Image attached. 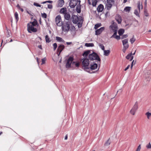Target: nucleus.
<instances>
[{
    "instance_id": "obj_49",
    "label": "nucleus",
    "mask_w": 151,
    "mask_h": 151,
    "mask_svg": "<svg viewBox=\"0 0 151 151\" xmlns=\"http://www.w3.org/2000/svg\"><path fill=\"white\" fill-rule=\"evenodd\" d=\"M124 48H126V49H128V48L129 47V45L128 44V43H127V44H125V45H124Z\"/></svg>"
},
{
    "instance_id": "obj_47",
    "label": "nucleus",
    "mask_w": 151,
    "mask_h": 151,
    "mask_svg": "<svg viewBox=\"0 0 151 151\" xmlns=\"http://www.w3.org/2000/svg\"><path fill=\"white\" fill-rule=\"evenodd\" d=\"M42 16L43 18H46L47 16L46 14L44 13L43 14H42Z\"/></svg>"
},
{
    "instance_id": "obj_63",
    "label": "nucleus",
    "mask_w": 151,
    "mask_h": 151,
    "mask_svg": "<svg viewBox=\"0 0 151 151\" xmlns=\"http://www.w3.org/2000/svg\"><path fill=\"white\" fill-rule=\"evenodd\" d=\"M88 3L89 4H91V2L90 1V0H88Z\"/></svg>"
},
{
    "instance_id": "obj_26",
    "label": "nucleus",
    "mask_w": 151,
    "mask_h": 151,
    "mask_svg": "<svg viewBox=\"0 0 151 151\" xmlns=\"http://www.w3.org/2000/svg\"><path fill=\"white\" fill-rule=\"evenodd\" d=\"M56 39L58 42H63L64 41L61 38L59 37H56Z\"/></svg>"
},
{
    "instance_id": "obj_21",
    "label": "nucleus",
    "mask_w": 151,
    "mask_h": 151,
    "mask_svg": "<svg viewBox=\"0 0 151 151\" xmlns=\"http://www.w3.org/2000/svg\"><path fill=\"white\" fill-rule=\"evenodd\" d=\"M131 8L130 7H129V6L126 7L124 8V12H127V13H129L130 11L131 10Z\"/></svg>"
},
{
    "instance_id": "obj_39",
    "label": "nucleus",
    "mask_w": 151,
    "mask_h": 151,
    "mask_svg": "<svg viewBox=\"0 0 151 151\" xmlns=\"http://www.w3.org/2000/svg\"><path fill=\"white\" fill-rule=\"evenodd\" d=\"M110 141L109 139H108V140L106 142L105 144V145L106 146H108L110 144Z\"/></svg>"
},
{
    "instance_id": "obj_23",
    "label": "nucleus",
    "mask_w": 151,
    "mask_h": 151,
    "mask_svg": "<svg viewBox=\"0 0 151 151\" xmlns=\"http://www.w3.org/2000/svg\"><path fill=\"white\" fill-rule=\"evenodd\" d=\"M140 10L139 9H135L134 10V13L137 17H139V13Z\"/></svg>"
},
{
    "instance_id": "obj_14",
    "label": "nucleus",
    "mask_w": 151,
    "mask_h": 151,
    "mask_svg": "<svg viewBox=\"0 0 151 151\" xmlns=\"http://www.w3.org/2000/svg\"><path fill=\"white\" fill-rule=\"evenodd\" d=\"M115 19L119 24H121L122 21L121 16L119 14H117L115 17Z\"/></svg>"
},
{
    "instance_id": "obj_9",
    "label": "nucleus",
    "mask_w": 151,
    "mask_h": 151,
    "mask_svg": "<svg viewBox=\"0 0 151 151\" xmlns=\"http://www.w3.org/2000/svg\"><path fill=\"white\" fill-rule=\"evenodd\" d=\"M78 0H71L69 5L71 8H74L78 4Z\"/></svg>"
},
{
    "instance_id": "obj_32",
    "label": "nucleus",
    "mask_w": 151,
    "mask_h": 151,
    "mask_svg": "<svg viewBox=\"0 0 151 151\" xmlns=\"http://www.w3.org/2000/svg\"><path fill=\"white\" fill-rule=\"evenodd\" d=\"M15 17L16 19V22H17L19 20L18 14L17 12H16L14 14Z\"/></svg>"
},
{
    "instance_id": "obj_42",
    "label": "nucleus",
    "mask_w": 151,
    "mask_h": 151,
    "mask_svg": "<svg viewBox=\"0 0 151 151\" xmlns=\"http://www.w3.org/2000/svg\"><path fill=\"white\" fill-rule=\"evenodd\" d=\"M144 14L146 17H148L149 16V14L146 9L144 10Z\"/></svg>"
},
{
    "instance_id": "obj_17",
    "label": "nucleus",
    "mask_w": 151,
    "mask_h": 151,
    "mask_svg": "<svg viewBox=\"0 0 151 151\" xmlns=\"http://www.w3.org/2000/svg\"><path fill=\"white\" fill-rule=\"evenodd\" d=\"M104 9V6L103 5L100 4L98 7L97 10L99 12H101Z\"/></svg>"
},
{
    "instance_id": "obj_28",
    "label": "nucleus",
    "mask_w": 151,
    "mask_h": 151,
    "mask_svg": "<svg viewBox=\"0 0 151 151\" xmlns=\"http://www.w3.org/2000/svg\"><path fill=\"white\" fill-rule=\"evenodd\" d=\"M29 23L30 24H31L33 26H36L37 24V20L35 19L34 21H33L32 22H30Z\"/></svg>"
},
{
    "instance_id": "obj_40",
    "label": "nucleus",
    "mask_w": 151,
    "mask_h": 151,
    "mask_svg": "<svg viewBox=\"0 0 151 151\" xmlns=\"http://www.w3.org/2000/svg\"><path fill=\"white\" fill-rule=\"evenodd\" d=\"M99 45L102 50H105L104 47L102 44L99 43Z\"/></svg>"
},
{
    "instance_id": "obj_25",
    "label": "nucleus",
    "mask_w": 151,
    "mask_h": 151,
    "mask_svg": "<svg viewBox=\"0 0 151 151\" xmlns=\"http://www.w3.org/2000/svg\"><path fill=\"white\" fill-rule=\"evenodd\" d=\"M90 50H87L85 51L83 53L82 55L83 56H87L88 55L90 54Z\"/></svg>"
},
{
    "instance_id": "obj_52",
    "label": "nucleus",
    "mask_w": 151,
    "mask_h": 151,
    "mask_svg": "<svg viewBox=\"0 0 151 151\" xmlns=\"http://www.w3.org/2000/svg\"><path fill=\"white\" fill-rule=\"evenodd\" d=\"M141 149V145H140L138 147L136 151H140Z\"/></svg>"
},
{
    "instance_id": "obj_15",
    "label": "nucleus",
    "mask_w": 151,
    "mask_h": 151,
    "mask_svg": "<svg viewBox=\"0 0 151 151\" xmlns=\"http://www.w3.org/2000/svg\"><path fill=\"white\" fill-rule=\"evenodd\" d=\"M64 2L63 0H58V1L57 6L58 7H61L64 5Z\"/></svg>"
},
{
    "instance_id": "obj_41",
    "label": "nucleus",
    "mask_w": 151,
    "mask_h": 151,
    "mask_svg": "<svg viewBox=\"0 0 151 151\" xmlns=\"http://www.w3.org/2000/svg\"><path fill=\"white\" fill-rule=\"evenodd\" d=\"M26 12L27 13H28L30 15L32 16H33L34 14L31 11H28V10H26Z\"/></svg>"
},
{
    "instance_id": "obj_29",
    "label": "nucleus",
    "mask_w": 151,
    "mask_h": 151,
    "mask_svg": "<svg viewBox=\"0 0 151 151\" xmlns=\"http://www.w3.org/2000/svg\"><path fill=\"white\" fill-rule=\"evenodd\" d=\"M145 115L147 116L148 119H150V118L151 117V113L149 112H147L145 113Z\"/></svg>"
},
{
    "instance_id": "obj_54",
    "label": "nucleus",
    "mask_w": 151,
    "mask_h": 151,
    "mask_svg": "<svg viewBox=\"0 0 151 151\" xmlns=\"http://www.w3.org/2000/svg\"><path fill=\"white\" fill-rule=\"evenodd\" d=\"M75 65L76 67H78L80 65V63L78 62L75 63Z\"/></svg>"
},
{
    "instance_id": "obj_6",
    "label": "nucleus",
    "mask_w": 151,
    "mask_h": 151,
    "mask_svg": "<svg viewBox=\"0 0 151 151\" xmlns=\"http://www.w3.org/2000/svg\"><path fill=\"white\" fill-rule=\"evenodd\" d=\"M27 30L29 33H31L32 32H35L37 31L36 28L34 27V26L28 23L27 24Z\"/></svg>"
},
{
    "instance_id": "obj_48",
    "label": "nucleus",
    "mask_w": 151,
    "mask_h": 151,
    "mask_svg": "<svg viewBox=\"0 0 151 151\" xmlns=\"http://www.w3.org/2000/svg\"><path fill=\"white\" fill-rule=\"evenodd\" d=\"M127 37H128L127 35H123L122 36L121 38L122 39H124L125 38H127Z\"/></svg>"
},
{
    "instance_id": "obj_58",
    "label": "nucleus",
    "mask_w": 151,
    "mask_h": 151,
    "mask_svg": "<svg viewBox=\"0 0 151 151\" xmlns=\"http://www.w3.org/2000/svg\"><path fill=\"white\" fill-rule=\"evenodd\" d=\"M19 9L22 12H23L24 11L23 9L22 8H20V6H19Z\"/></svg>"
},
{
    "instance_id": "obj_4",
    "label": "nucleus",
    "mask_w": 151,
    "mask_h": 151,
    "mask_svg": "<svg viewBox=\"0 0 151 151\" xmlns=\"http://www.w3.org/2000/svg\"><path fill=\"white\" fill-rule=\"evenodd\" d=\"M89 58L91 60H97L99 62L101 61L99 56L96 53L94 52H93L92 54H89Z\"/></svg>"
},
{
    "instance_id": "obj_56",
    "label": "nucleus",
    "mask_w": 151,
    "mask_h": 151,
    "mask_svg": "<svg viewBox=\"0 0 151 151\" xmlns=\"http://www.w3.org/2000/svg\"><path fill=\"white\" fill-rule=\"evenodd\" d=\"M144 4L145 5V7H147V0H145V2L144 3Z\"/></svg>"
},
{
    "instance_id": "obj_1",
    "label": "nucleus",
    "mask_w": 151,
    "mask_h": 151,
    "mask_svg": "<svg viewBox=\"0 0 151 151\" xmlns=\"http://www.w3.org/2000/svg\"><path fill=\"white\" fill-rule=\"evenodd\" d=\"M71 19L73 22L75 24L78 23V27H81L83 22V20L81 17H78L77 16L73 15Z\"/></svg>"
},
{
    "instance_id": "obj_55",
    "label": "nucleus",
    "mask_w": 151,
    "mask_h": 151,
    "mask_svg": "<svg viewBox=\"0 0 151 151\" xmlns=\"http://www.w3.org/2000/svg\"><path fill=\"white\" fill-rule=\"evenodd\" d=\"M129 67H130V65H128L127 66V67L124 70L125 71L127 70V69H129Z\"/></svg>"
},
{
    "instance_id": "obj_31",
    "label": "nucleus",
    "mask_w": 151,
    "mask_h": 151,
    "mask_svg": "<svg viewBox=\"0 0 151 151\" xmlns=\"http://www.w3.org/2000/svg\"><path fill=\"white\" fill-rule=\"evenodd\" d=\"M85 46L87 47H93L94 46V44L93 43H86Z\"/></svg>"
},
{
    "instance_id": "obj_36",
    "label": "nucleus",
    "mask_w": 151,
    "mask_h": 151,
    "mask_svg": "<svg viewBox=\"0 0 151 151\" xmlns=\"http://www.w3.org/2000/svg\"><path fill=\"white\" fill-rule=\"evenodd\" d=\"M123 45H124L125 44L128 43V40L127 39H125L122 41Z\"/></svg>"
},
{
    "instance_id": "obj_22",
    "label": "nucleus",
    "mask_w": 151,
    "mask_h": 151,
    "mask_svg": "<svg viewBox=\"0 0 151 151\" xmlns=\"http://www.w3.org/2000/svg\"><path fill=\"white\" fill-rule=\"evenodd\" d=\"M132 108L135 110L136 111H137L138 108V104L137 102H136L135 103Z\"/></svg>"
},
{
    "instance_id": "obj_5",
    "label": "nucleus",
    "mask_w": 151,
    "mask_h": 151,
    "mask_svg": "<svg viewBox=\"0 0 151 151\" xmlns=\"http://www.w3.org/2000/svg\"><path fill=\"white\" fill-rule=\"evenodd\" d=\"M82 63L85 70L89 69V68L88 67L89 64V59L85 58H83V59Z\"/></svg>"
},
{
    "instance_id": "obj_51",
    "label": "nucleus",
    "mask_w": 151,
    "mask_h": 151,
    "mask_svg": "<svg viewBox=\"0 0 151 151\" xmlns=\"http://www.w3.org/2000/svg\"><path fill=\"white\" fill-rule=\"evenodd\" d=\"M47 7L48 9H52V6L51 4H48Z\"/></svg>"
},
{
    "instance_id": "obj_46",
    "label": "nucleus",
    "mask_w": 151,
    "mask_h": 151,
    "mask_svg": "<svg viewBox=\"0 0 151 151\" xmlns=\"http://www.w3.org/2000/svg\"><path fill=\"white\" fill-rule=\"evenodd\" d=\"M146 147L147 149L151 148V144L150 143H149L148 144H147V145Z\"/></svg>"
},
{
    "instance_id": "obj_16",
    "label": "nucleus",
    "mask_w": 151,
    "mask_h": 151,
    "mask_svg": "<svg viewBox=\"0 0 151 151\" xmlns=\"http://www.w3.org/2000/svg\"><path fill=\"white\" fill-rule=\"evenodd\" d=\"M117 33V32H114L113 35L111 37V38H114L118 40H120L121 38L120 37V35L119 36L116 35Z\"/></svg>"
},
{
    "instance_id": "obj_11",
    "label": "nucleus",
    "mask_w": 151,
    "mask_h": 151,
    "mask_svg": "<svg viewBox=\"0 0 151 151\" xmlns=\"http://www.w3.org/2000/svg\"><path fill=\"white\" fill-rule=\"evenodd\" d=\"M73 60L72 57H70L67 60V68H70L71 66V64Z\"/></svg>"
},
{
    "instance_id": "obj_3",
    "label": "nucleus",
    "mask_w": 151,
    "mask_h": 151,
    "mask_svg": "<svg viewBox=\"0 0 151 151\" xmlns=\"http://www.w3.org/2000/svg\"><path fill=\"white\" fill-rule=\"evenodd\" d=\"M59 65L60 69L62 71V73H65V71L66 68V59H64L63 62H62L61 59L59 62Z\"/></svg>"
},
{
    "instance_id": "obj_35",
    "label": "nucleus",
    "mask_w": 151,
    "mask_h": 151,
    "mask_svg": "<svg viewBox=\"0 0 151 151\" xmlns=\"http://www.w3.org/2000/svg\"><path fill=\"white\" fill-rule=\"evenodd\" d=\"M45 40L47 42L49 43L50 42V38L48 35H46L45 36Z\"/></svg>"
},
{
    "instance_id": "obj_20",
    "label": "nucleus",
    "mask_w": 151,
    "mask_h": 151,
    "mask_svg": "<svg viewBox=\"0 0 151 151\" xmlns=\"http://www.w3.org/2000/svg\"><path fill=\"white\" fill-rule=\"evenodd\" d=\"M98 65L96 63H94L93 65H91V66L89 68L92 70H95L97 68Z\"/></svg>"
},
{
    "instance_id": "obj_64",
    "label": "nucleus",
    "mask_w": 151,
    "mask_h": 151,
    "mask_svg": "<svg viewBox=\"0 0 151 151\" xmlns=\"http://www.w3.org/2000/svg\"><path fill=\"white\" fill-rule=\"evenodd\" d=\"M75 28V27L74 26H72V29H74Z\"/></svg>"
},
{
    "instance_id": "obj_19",
    "label": "nucleus",
    "mask_w": 151,
    "mask_h": 151,
    "mask_svg": "<svg viewBox=\"0 0 151 151\" xmlns=\"http://www.w3.org/2000/svg\"><path fill=\"white\" fill-rule=\"evenodd\" d=\"M137 4L138 9L140 10L141 9L142 10L143 8V6L142 3H141L140 1H139L137 2Z\"/></svg>"
},
{
    "instance_id": "obj_30",
    "label": "nucleus",
    "mask_w": 151,
    "mask_h": 151,
    "mask_svg": "<svg viewBox=\"0 0 151 151\" xmlns=\"http://www.w3.org/2000/svg\"><path fill=\"white\" fill-rule=\"evenodd\" d=\"M101 26V24L100 23H98L95 25L94 28L95 29H97L99 27Z\"/></svg>"
},
{
    "instance_id": "obj_37",
    "label": "nucleus",
    "mask_w": 151,
    "mask_h": 151,
    "mask_svg": "<svg viewBox=\"0 0 151 151\" xmlns=\"http://www.w3.org/2000/svg\"><path fill=\"white\" fill-rule=\"evenodd\" d=\"M76 10L78 13H80L81 12V9L80 6H77L76 8Z\"/></svg>"
},
{
    "instance_id": "obj_61",
    "label": "nucleus",
    "mask_w": 151,
    "mask_h": 151,
    "mask_svg": "<svg viewBox=\"0 0 151 151\" xmlns=\"http://www.w3.org/2000/svg\"><path fill=\"white\" fill-rule=\"evenodd\" d=\"M38 47L40 49H42V46L41 45H39L38 46Z\"/></svg>"
},
{
    "instance_id": "obj_7",
    "label": "nucleus",
    "mask_w": 151,
    "mask_h": 151,
    "mask_svg": "<svg viewBox=\"0 0 151 151\" xmlns=\"http://www.w3.org/2000/svg\"><path fill=\"white\" fill-rule=\"evenodd\" d=\"M107 3L106 4L107 9L109 10L113 5L115 2V0H106Z\"/></svg>"
},
{
    "instance_id": "obj_8",
    "label": "nucleus",
    "mask_w": 151,
    "mask_h": 151,
    "mask_svg": "<svg viewBox=\"0 0 151 151\" xmlns=\"http://www.w3.org/2000/svg\"><path fill=\"white\" fill-rule=\"evenodd\" d=\"M110 27L114 32H117L118 28L117 25L116 23L113 22L112 23V24L110 26Z\"/></svg>"
},
{
    "instance_id": "obj_50",
    "label": "nucleus",
    "mask_w": 151,
    "mask_h": 151,
    "mask_svg": "<svg viewBox=\"0 0 151 151\" xmlns=\"http://www.w3.org/2000/svg\"><path fill=\"white\" fill-rule=\"evenodd\" d=\"M34 5L37 7H41V5L36 3H34Z\"/></svg>"
},
{
    "instance_id": "obj_10",
    "label": "nucleus",
    "mask_w": 151,
    "mask_h": 151,
    "mask_svg": "<svg viewBox=\"0 0 151 151\" xmlns=\"http://www.w3.org/2000/svg\"><path fill=\"white\" fill-rule=\"evenodd\" d=\"M65 48V46L64 45H60L58 47L57 51V54L59 56L61 52Z\"/></svg>"
},
{
    "instance_id": "obj_34",
    "label": "nucleus",
    "mask_w": 151,
    "mask_h": 151,
    "mask_svg": "<svg viewBox=\"0 0 151 151\" xmlns=\"http://www.w3.org/2000/svg\"><path fill=\"white\" fill-rule=\"evenodd\" d=\"M97 2V0H92V5L93 6H95Z\"/></svg>"
},
{
    "instance_id": "obj_60",
    "label": "nucleus",
    "mask_w": 151,
    "mask_h": 151,
    "mask_svg": "<svg viewBox=\"0 0 151 151\" xmlns=\"http://www.w3.org/2000/svg\"><path fill=\"white\" fill-rule=\"evenodd\" d=\"M72 44L71 42H67V45H70V44Z\"/></svg>"
},
{
    "instance_id": "obj_27",
    "label": "nucleus",
    "mask_w": 151,
    "mask_h": 151,
    "mask_svg": "<svg viewBox=\"0 0 151 151\" xmlns=\"http://www.w3.org/2000/svg\"><path fill=\"white\" fill-rule=\"evenodd\" d=\"M124 30L123 29H120L118 31V33L120 36L122 35L124 33Z\"/></svg>"
},
{
    "instance_id": "obj_53",
    "label": "nucleus",
    "mask_w": 151,
    "mask_h": 151,
    "mask_svg": "<svg viewBox=\"0 0 151 151\" xmlns=\"http://www.w3.org/2000/svg\"><path fill=\"white\" fill-rule=\"evenodd\" d=\"M70 25L67 23V29H68V30H69L70 29Z\"/></svg>"
},
{
    "instance_id": "obj_12",
    "label": "nucleus",
    "mask_w": 151,
    "mask_h": 151,
    "mask_svg": "<svg viewBox=\"0 0 151 151\" xmlns=\"http://www.w3.org/2000/svg\"><path fill=\"white\" fill-rule=\"evenodd\" d=\"M104 27H101L100 29H97L95 31V35H98L100 34L102 32L104 31Z\"/></svg>"
},
{
    "instance_id": "obj_45",
    "label": "nucleus",
    "mask_w": 151,
    "mask_h": 151,
    "mask_svg": "<svg viewBox=\"0 0 151 151\" xmlns=\"http://www.w3.org/2000/svg\"><path fill=\"white\" fill-rule=\"evenodd\" d=\"M70 18V15L69 14L67 13V20H69Z\"/></svg>"
},
{
    "instance_id": "obj_13",
    "label": "nucleus",
    "mask_w": 151,
    "mask_h": 151,
    "mask_svg": "<svg viewBox=\"0 0 151 151\" xmlns=\"http://www.w3.org/2000/svg\"><path fill=\"white\" fill-rule=\"evenodd\" d=\"M60 12L61 14L64 15V18L66 19V8H62L60 10Z\"/></svg>"
},
{
    "instance_id": "obj_2",
    "label": "nucleus",
    "mask_w": 151,
    "mask_h": 151,
    "mask_svg": "<svg viewBox=\"0 0 151 151\" xmlns=\"http://www.w3.org/2000/svg\"><path fill=\"white\" fill-rule=\"evenodd\" d=\"M61 17L60 16L58 15L55 18V20L57 25L58 26H62V28L63 31L64 32L66 31V26L64 24H63L62 22L61 21Z\"/></svg>"
},
{
    "instance_id": "obj_38",
    "label": "nucleus",
    "mask_w": 151,
    "mask_h": 151,
    "mask_svg": "<svg viewBox=\"0 0 151 151\" xmlns=\"http://www.w3.org/2000/svg\"><path fill=\"white\" fill-rule=\"evenodd\" d=\"M135 40L134 36H133L130 39V41L132 44L135 41Z\"/></svg>"
},
{
    "instance_id": "obj_43",
    "label": "nucleus",
    "mask_w": 151,
    "mask_h": 151,
    "mask_svg": "<svg viewBox=\"0 0 151 151\" xmlns=\"http://www.w3.org/2000/svg\"><path fill=\"white\" fill-rule=\"evenodd\" d=\"M46 60V58H44L42 59V63L41 64L42 65L44 64L45 63V61Z\"/></svg>"
},
{
    "instance_id": "obj_59",
    "label": "nucleus",
    "mask_w": 151,
    "mask_h": 151,
    "mask_svg": "<svg viewBox=\"0 0 151 151\" xmlns=\"http://www.w3.org/2000/svg\"><path fill=\"white\" fill-rule=\"evenodd\" d=\"M47 2L50 3H52V1H47Z\"/></svg>"
},
{
    "instance_id": "obj_33",
    "label": "nucleus",
    "mask_w": 151,
    "mask_h": 151,
    "mask_svg": "<svg viewBox=\"0 0 151 151\" xmlns=\"http://www.w3.org/2000/svg\"><path fill=\"white\" fill-rule=\"evenodd\" d=\"M136 112V111L132 108L130 111V113L133 115H135Z\"/></svg>"
},
{
    "instance_id": "obj_57",
    "label": "nucleus",
    "mask_w": 151,
    "mask_h": 151,
    "mask_svg": "<svg viewBox=\"0 0 151 151\" xmlns=\"http://www.w3.org/2000/svg\"><path fill=\"white\" fill-rule=\"evenodd\" d=\"M127 49H126V48H124L123 49V52L125 53L126 52V50Z\"/></svg>"
},
{
    "instance_id": "obj_62",
    "label": "nucleus",
    "mask_w": 151,
    "mask_h": 151,
    "mask_svg": "<svg viewBox=\"0 0 151 151\" xmlns=\"http://www.w3.org/2000/svg\"><path fill=\"white\" fill-rule=\"evenodd\" d=\"M37 63L39 65V59H38V58H37Z\"/></svg>"
},
{
    "instance_id": "obj_44",
    "label": "nucleus",
    "mask_w": 151,
    "mask_h": 151,
    "mask_svg": "<svg viewBox=\"0 0 151 151\" xmlns=\"http://www.w3.org/2000/svg\"><path fill=\"white\" fill-rule=\"evenodd\" d=\"M53 49L54 50H55L57 47V45L56 43H54L53 45Z\"/></svg>"
},
{
    "instance_id": "obj_24",
    "label": "nucleus",
    "mask_w": 151,
    "mask_h": 151,
    "mask_svg": "<svg viewBox=\"0 0 151 151\" xmlns=\"http://www.w3.org/2000/svg\"><path fill=\"white\" fill-rule=\"evenodd\" d=\"M104 55L106 56H108L109 55L110 53V51L109 50H104Z\"/></svg>"
},
{
    "instance_id": "obj_18",
    "label": "nucleus",
    "mask_w": 151,
    "mask_h": 151,
    "mask_svg": "<svg viewBox=\"0 0 151 151\" xmlns=\"http://www.w3.org/2000/svg\"><path fill=\"white\" fill-rule=\"evenodd\" d=\"M126 58L128 60H129L130 61H132L133 58V56L132 55V53L128 54L126 56Z\"/></svg>"
}]
</instances>
